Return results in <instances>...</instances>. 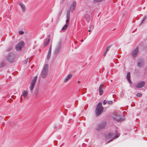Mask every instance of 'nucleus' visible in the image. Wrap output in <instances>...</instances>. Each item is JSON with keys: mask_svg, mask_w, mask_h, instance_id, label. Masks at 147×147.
Listing matches in <instances>:
<instances>
[{"mask_svg": "<svg viewBox=\"0 0 147 147\" xmlns=\"http://www.w3.org/2000/svg\"><path fill=\"white\" fill-rule=\"evenodd\" d=\"M51 53H48V55L47 57V59H49L50 58L51 56Z\"/></svg>", "mask_w": 147, "mask_h": 147, "instance_id": "nucleus-30", "label": "nucleus"}, {"mask_svg": "<svg viewBox=\"0 0 147 147\" xmlns=\"http://www.w3.org/2000/svg\"><path fill=\"white\" fill-rule=\"evenodd\" d=\"M19 34L22 35V34H24V32L22 31H19Z\"/></svg>", "mask_w": 147, "mask_h": 147, "instance_id": "nucleus-32", "label": "nucleus"}, {"mask_svg": "<svg viewBox=\"0 0 147 147\" xmlns=\"http://www.w3.org/2000/svg\"><path fill=\"white\" fill-rule=\"evenodd\" d=\"M38 94V90H35V96L36 97H37V95Z\"/></svg>", "mask_w": 147, "mask_h": 147, "instance_id": "nucleus-27", "label": "nucleus"}, {"mask_svg": "<svg viewBox=\"0 0 147 147\" xmlns=\"http://www.w3.org/2000/svg\"><path fill=\"white\" fill-rule=\"evenodd\" d=\"M28 59H26L24 61V63L25 64H26L27 63V62H28Z\"/></svg>", "mask_w": 147, "mask_h": 147, "instance_id": "nucleus-31", "label": "nucleus"}, {"mask_svg": "<svg viewBox=\"0 0 147 147\" xmlns=\"http://www.w3.org/2000/svg\"><path fill=\"white\" fill-rule=\"evenodd\" d=\"M48 66L47 64H45L44 66L41 74V77L43 78H46L47 76L48 72Z\"/></svg>", "mask_w": 147, "mask_h": 147, "instance_id": "nucleus-2", "label": "nucleus"}, {"mask_svg": "<svg viewBox=\"0 0 147 147\" xmlns=\"http://www.w3.org/2000/svg\"><path fill=\"white\" fill-rule=\"evenodd\" d=\"M103 110V108L101 102L99 103L97 105L95 110L96 116H99Z\"/></svg>", "mask_w": 147, "mask_h": 147, "instance_id": "nucleus-1", "label": "nucleus"}, {"mask_svg": "<svg viewBox=\"0 0 147 147\" xmlns=\"http://www.w3.org/2000/svg\"><path fill=\"white\" fill-rule=\"evenodd\" d=\"M75 43H77V41H75Z\"/></svg>", "mask_w": 147, "mask_h": 147, "instance_id": "nucleus-42", "label": "nucleus"}, {"mask_svg": "<svg viewBox=\"0 0 147 147\" xmlns=\"http://www.w3.org/2000/svg\"><path fill=\"white\" fill-rule=\"evenodd\" d=\"M28 92L27 91L24 90L22 92V95L21 96L20 99H22V95L24 97H26L27 95Z\"/></svg>", "mask_w": 147, "mask_h": 147, "instance_id": "nucleus-20", "label": "nucleus"}, {"mask_svg": "<svg viewBox=\"0 0 147 147\" xmlns=\"http://www.w3.org/2000/svg\"><path fill=\"white\" fill-rule=\"evenodd\" d=\"M113 115V119L117 121H122L124 120V119L122 117V115H121L117 113H115Z\"/></svg>", "mask_w": 147, "mask_h": 147, "instance_id": "nucleus-4", "label": "nucleus"}, {"mask_svg": "<svg viewBox=\"0 0 147 147\" xmlns=\"http://www.w3.org/2000/svg\"><path fill=\"white\" fill-rule=\"evenodd\" d=\"M112 101H108L107 102V103L109 104H111L113 103Z\"/></svg>", "mask_w": 147, "mask_h": 147, "instance_id": "nucleus-34", "label": "nucleus"}, {"mask_svg": "<svg viewBox=\"0 0 147 147\" xmlns=\"http://www.w3.org/2000/svg\"><path fill=\"white\" fill-rule=\"evenodd\" d=\"M127 79L128 81L130 83H131V81L130 80V73L129 72H128L127 73Z\"/></svg>", "mask_w": 147, "mask_h": 147, "instance_id": "nucleus-19", "label": "nucleus"}, {"mask_svg": "<svg viewBox=\"0 0 147 147\" xmlns=\"http://www.w3.org/2000/svg\"><path fill=\"white\" fill-rule=\"evenodd\" d=\"M5 65V63H4L2 62L0 64V67L2 68Z\"/></svg>", "mask_w": 147, "mask_h": 147, "instance_id": "nucleus-25", "label": "nucleus"}, {"mask_svg": "<svg viewBox=\"0 0 147 147\" xmlns=\"http://www.w3.org/2000/svg\"><path fill=\"white\" fill-rule=\"evenodd\" d=\"M51 49H52V45H51L50 46V47H49V52H48V53H51Z\"/></svg>", "mask_w": 147, "mask_h": 147, "instance_id": "nucleus-28", "label": "nucleus"}, {"mask_svg": "<svg viewBox=\"0 0 147 147\" xmlns=\"http://www.w3.org/2000/svg\"><path fill=\"white\" fill-rule=\"evenodd\" d=\"M68 26L69 25H68L67 24H65L63 27L62 30H65Z\"/></svg>", "mask_w": 147, "mask_h": 147, "instance_id": "nucleus-24", "label": "nucleus"}, {"mask_svg": "<svg viewBox=\"0 0 147 147\" xmlns=\"http://www.w3.org/2000/svg\"><path fill=\"white\" fill-rule=\"evenodd\" d=\"M94 26L93 25H91L90 27V29L93 30L94 28Z\"/></svg>", "mask_w": 147, "mask_h": 147, "instance_id": "nucleus-29", "label": "nucleus"}, {"mask_svg": "<svg viewBox=\"0 0 147 147\" xmlns=\"http://www.w3.org/2000/svg\"><path fill=\"white\" fill-rule=\"evenodd\" d=\"M50 41V39L49 38L47 37V38L44 41L43 47H45L47 46L48 44H49Z\"/></svg>", "mask_w": 147, "mask_h": 147, "instance_id": "nucleus-14", "label": "nucleus"}, {"mask_svg": "<svg viewBox=\"0 0 147 147\" xmlns=\"http://www.w3.org/2000/svg\"><path fill=\"white\" fill-rule=\"evenodd\" d=\"M111 45H110L107 48L106 50V51L105 52V53H104V56H105L107 54V52H108L109 49H110V47H111Z\"/></svg>", "mask_w": 147, "mask_h": 147, "instance_id": "nucleus-22", "label": "nucleus"}, {"mask_svg": "<svg viewBox=\"0 0 147 147\" xmlns=\"http://www.w3.org/2000/svg\"><path fill=\"white\" fill-rule=\"evenodd\" d=\"M147 19V16H145L144 18H143V19L142 20L141 22V24H142L144 22L145 20Z\"/></svg>", "mask_w": 147, "mask_h": 147, "instance_id": "nucleus-26", "label": "nucleus"}, {"mask_svg": "<svg viewBox=\"0 0 147 147\" xmlns=\"http://www.w3.org/2000/svg\"><path fill=\"white\" fill-rule=\"evenodd\" d=\"M61 12L60 13V15L61 14Z\"/></svg>", "mask_w": 147, "mask_h": 147, "instance_id": "nucleus-45", "label": "nucleus"}, {"mask_svg": "<svg viewBox=\"0 0 147 147\" xmlns=\"http://www.w3.org/2000/svg\"><path fill=\"white\" fill-rule=\"evenodd\" d=\"M113 138H112V139H111V140L108 141V142H107V143H109V142H111V141H112L113 140Z\"/></svg>", "mask_w": 147, "mask_h": 147, "instance_id": "nucleus-38", "label": "nucleus"}, {"mask_svg": "<svg viewBox=\"0 0 147 147\" xmlns=\"http://www.w3.org/2000/svg\"><path fill=\"white\" fill-rule=\"evenodd\" d=\"M119 136V134H117V135H116L114 137L115 138H118Z\"/></svg>", "mask_w": 147, "mask_h": 147, "instance_id": "nucleus-37", "label": "nucleus"}, {"mask_svg": "<svg viewBox=\"0 0 147 147\" xmlns=\"http://www.w3.org/2000/svg\"><path fill=\"white\" fill-rule=\"evenodd\" d=\"M84 18H85L86 21L88 22H89L90 21V16L89 14H86L84 16Z\"/></svg>", "mask_w": 147, "mask_h": 147, "instance_id": "nucleus-16", "label": "nucleus"}, {"mask_svg": "<svg viewBox=\"0 0 147 147\" xmlns=\"http://www.w3.org/2000/svg\"><path fill=\"white\" fill-rule=\"evenodd\" d=\"M91 30L90 29L88 30V32H91Z\"/></svg>", "mask_w": 147, "mask_h": 147, "instance_id": "nucleus-41", "label": "nucleus"}, {"mask_svg": "<svg viewBox=\"0 0 147 147\" xmlns=\"http://www.w3.org/2000/svg\"><path fill=\"white\" fill-rule=\"evenodd\" d=\"M11 49V47H10L9 48V51Z\"/></svg>", "mask_w": 147, "mask_h": 147, "instance_id": "nucleus-39", "label": "nucleus"}, {"mask_svg": "<svg viewBox=\"0 0 147 147\" xmlns=\"http://www.w3.org/2000/svg\"><path fill=\"white\" fill-rule=\"evenodd\" d=\"M106 137L107 138H111V137H110V136H109L107 134L106 136Z\"/></svg>", "mask_w": 147, "mask_h": 147, "instance_id": "nucleus-35", "label": "nucleus"}, {"mask_svg": "<svg viewBox=\"0 0 147 147\" xmlns=\"http://www.w3.org/2000/svg\"><path fill=\"white\" fill-rule=\"evenodd\" d=\"M83 41H84V40H83L82 39L81 40V42H82Z\"/></svg>", "mask_w": 147, "mask_h": 147, "instance_id": "nucleus-40", "label": "nucleus"}, {"mask_svg": "<svg viewBox=\"0 0 147 147\" xmlns=\"http://www.w3.org/2000/svg\"><path fill=\"white\" fill-rule=\"evenodd\" d=\"M107 101L105 100L103 101V104L104 105H105L107 103Z\"/></svg>", "mask_w": 147, "mask_h": 147, "instance_id": "nucleus-36", "label": "nucleus"}, {"mask_svg": "<svg viewBox=\"0 0 147 147\" xmlns=\"http://www.w3.org/2000/svg\"><path fill=\"white\" fill-rule=\"evenodd\" d=\"M72 75L71 74H69L64 80V82H67L72 77Z\"/></svg>", "mask_w": 147, "mask_h": 147, "instance_id": "nucleus-17", "label": "nucleus"}, {"mask_svg": "<svg viewBox=\"0 0 147 147\" xmlns=\"http://www.w3.org/2000/svg\"><path fill=\"white\" fill-rule=\"evenodd\" d=\"M137 96L138 97H140L142 96V94L140 93H138L137 94Z\"/></svg>", "mask_w": 147, "mask_h": 147, "instance_id": "nucleus-33", "label": "nucleus"}, {"mask_svg": "<svg viewBox=\"0 0 147 147\" xmlns=\"http://www.w3.org/2000/svg\"><path fill=\"white\" fill-rule=\"evenodd\" d=\"M138 52V48L137 47L133 51L132 53V55L134 57H135Z\"/></svg>", "mask_w": 147, "mask_h": 147, "instance_id": "nucleus-15", "label": "nucleus"}, {"mask_svg": "<svg viewBox=\"0 0 147 147\" xmlns=\"http://www.w3.org/2000/svg\"><path fill=\"white\" fill-rule=\"evenodd\" d=\"M6 58L8 61L10 63H12L14 61L16 56L13 53H10L7 55Z\"/></svg>", "mask_w": 147, "mask_h": 147, "instance_id": "nucleus-3", "label": "nucleus"}, {"mask_svg": "<svg viewBox=\"0 0 147 147\" xmlns=\"http://www.w3.org/2000/svg\"><path fill=\"white\" fill-rule=\"evenodd\" d=\"M103 84H100L99 87V95H101L103 93Z\"/></svg>", "mask_w": 147, "mask_h": 147, "instance_id": "nucleus-13", "label": "nucleus"}, {"mask_svg": "<svg viewBox=\"0 0 147 147\" xmlns=\"http://www.w3.org/2000/svg\"><path fill=\"white\" fill-rule=\"evenodd\" d=\"M37 78V76H35L34 78V79L32 80L31 82L30 83V90L32 91L33 90L34 87L35 83L36 81V80Z\"/></svg>", "mask_w": 147, "mask_h": 147, "instance_id": "nucleus-8", "label": "nucleus"}, {"mask_svg": "<svg viewBox=\"0 0 147 147\" xmlns=\"http://www.w3.org/2000/svg\"><path fill=\"white\" fill-rule=\"evenodd\" d=\"M66 18L67 20H66V24L69 25L70 19V11L69 10H68L67 11Z\"/></svg>", "mask_w": 147, "mask_h": 147, "instance_id": "nucleus-11", "label": "nucleus"}, {"mask_svg": "<svg viewBox=\"0 0 147 147\" xmlns=\"http://www.w3.org/2000/svg\"><path fill=\"white\" fill-rule=\"evenodd\" d=\"M106 123L105 122L101 123L98 124L96 127L97 131H100L103 129L106 126Z\"/></svg>", "mask_w": 147, "mask_h": 147, "instance_id": "nucleus-6", "label": "nucleus"}, {"mask_svg": "<svg viewBox=\"0 0 147 147\" xmlns=\"http://www.w3.org/2000/svg\"><path fill=\"white\" fill-rule=\"evenodd\" d=\"M61 49V41H59L56 46L53 53L54 55L58 54L60 52Z\"/></svg>", "mask_w": 147, "mask_h": 147, "instance_id": "nucleus-5", "label": "nucleus"}, {"mask_svg": "<svg viewBox=\"0 0 147 147\" xmlns=\"http://www.w3.org/2000/svg\"><path fill=\"white\" fill-rule=\"evenodd\" d=\"M29 60V61H28V62H30V59Z\"/></svg>", "mask_w": 147, "mask_h": 147, "instance_id": "nucleus-44", "label": "nucleus"}, {"mask_svg": "<svg viewBox=\"0 0 147 147\" xmlns=\"http://www.w3.org/2000/svg\"><path fill=\"white\" fill-rule=\"evenodd\" d=\"M109 136H110L111 138H113L114 136V134L112 132L109 133L108 134Z\"/></svg>", "mask_w": 147, "mask_h": 147, "instance_id": "nucleus-23", "label": "nucleus"}, {"mask_svg": "<svg viewBox=\"0 0 147 147\" xmlns=\"http://www.w3.org/2000/svg\"><path fill=\"white\" fill-rule=\"evenodd\" d=\"M19 5L22 8V11L23 12H25L26 8H25V6L22 3H20Z\"/></svg>", "mask_w": 147, "mask_h": 147, "instance_id": "nucleus-18", "label": "nucleus"}, {"mask_svg": "<svg viewBox=\"0 0 147 147\" xmlns=\"http://www.w3.org/2000/svg\"><path fill=\"white\" fill-rule=\"evenodd\" d=\"M76 2L74 1L72 3L70 7V10L71 11H73L76 8Z\"/></svg>", "mask_w": 147, "mask_h": 147, "instance_id": "nucleus-12", "label": "nucleus"}, {"mask_svg": "<svg viewBox=\"0 0 147 147\" xmlns=\"http://www.w3.org/2000/svg\"><path fill=\"white\" fill-rule=\"evenodd\" d=\"M144 65V61L143 59H139L137 63V65L139 67H142Z\"/></svg>", "mask_w": 147, "mask_h": 147, "instance_id": "nucleus-9", "label": "nucleus"}, {"mask_svg": "<svg viewBox=\"0 0 147 147\" xmlns=\"http://www.w3.org/2000/svg\"><path fill=\"white\" fill-rule=\"evenodd\" d=\"M105 0H93V2L95 3H100L104 1Z\"/></svg>", "mask_w": 147, "mask_h": 147, "instance_id": "nucleus-21", "label": "nucleus"}, {"mask_svg": "<svg viewBox=\"0 0 147 147\" xmlns=\"http://www.w3.org/2000/svg\"><path fill=\"white\" fill-rule=\"evenodd\" d=\"M78 83H80V81H78Z\"/></svg>", "mask_w": 147, "mask_h": 147, "instance_id": "nucleus-43", "label": "nucleus"}, {"mask_svg": "<svg viewBox=\"0 0 147 147\" xmlns=\"http://www.w3.org/2000/svg\"><path fill=\"white\" fill-rule=\"evenodd\" d=\"M24 44V42L23 41L18 43L16 47V50L17 51H20L22 49Z\"/></svg>", "mask_w": 147, "mask_h": 147, "instance_id": "nucleus-7", "label": "nucleus"}, {"mask_svg": "<svg viewBox=\"0 0 147 147\" xmlns=\"http://www.w3.org/2000/svg\"><path fill=\"white\" fill-rule=\"evenodd\" d=\"M145 85V82L144 81H141L138 82L136 85V87L137 88H141Z\"/></svg>", "mask_w": 147, "mask_h": 147, "instance_id": "nucleus-10", "label": "nucleus"}]
</instances>
